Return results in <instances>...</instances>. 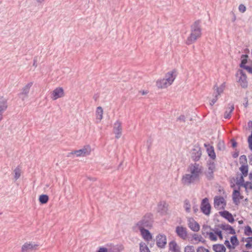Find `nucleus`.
<instances>
[{"instance_id":"obj_1","label":"nucleus","mask_w":252,"mask_h":252,"mask_svg":"<svg viewBox=\"0 0 252 252\" xmlns=\"http://www.w3.org/2000/svg\"><path fill=\"white\" fill-rule=\"evenodd\" d=\"M201 21H195L190 26V33L186 40V44L190 45L195 42L201 35Z\"/></svg>"},{"instance_id":"obj_2","label":"nucleus","mask_w":252,"mask_h":252,"mask_svg":"<svg viewBox=\"0 0 252 252\" xmlns=\"http://www.w3.org/2000/svg\"><path fill=\"white\" fill-rule=\"evenodd\" d=\"M175 72L174 70L168 72L165 74L164 78L158 80L157 82L158 88H165L170 85L175 78L176 75L174 74Z\"/></svg>"},{"instance_id":"obj_3","label":"nucleus","mask_w":252,"mask_h":252,"mask_svg":"<svg viewBox=\"0 0 252 252\" xmlns=\"http://www.w3.org/2000/svg\"><path fill=\"white\" fill-rule=\"evenodd\" d=\"M154 222L153 215L150 213L146 214L142 219L138 221L136 225L138 228H145V227L150 229L153 226Z\"/></svg>"},{"instance_id":"obj_4","label":"nucleus","mask_w":252,"mask_h":252,"mask_svg":"<svg viewBox=\"0 0 252 252\" xmlns=\"http://www.w3.org/2000/svg\"><path fill=\"white\" fill-rule=\"evenodd\" d=\"M211 206L209 203V199L207 197L203 198L201 202L200 210L205 215L208 216L210 214Z\"/></svg>"},{"instance_id":"obj_5","label":"nucleus","mask_w":252,"mask_h":252,"mask_svg":"<svg viewBox=\"0 0 252 252\" xmlns=\"http://www.w3.org/2000/svg\"><path fill=\"white\" fill-rule=\"evenodd\" d=\"M199 180L196 177H194L193 175L191 174H186L184 175L182 179V183L186 185H190L191 184H194L196 181H199Z\"/></svg>"},{"instance_id":"obj_6","label":"nucleus","mask_w":252,"mask_h":252,"mask_svg":"<svg viewBox=\"0 0 252 252\" xmlns=\"http://www.w3.org/2000/svg\"><path fill=\"white\" fill-rule=\"evenodd\" d=\"M90 148L89 146L87 147H84V148L72 151L71 152L68 153L67 157H70L71 155H76V157H84L85 156L88 155L90 153Z\"/></svg>"},{"instance_id":"obj_7","label":"nucleus","mask_w":252,"mask_h":252,"mask_svg":"<svg viewBox=\"0 0 252 252\" xmlns=\"http://www.w3.org/2000/svg\"><path fill=\"white\" fill-rule=\"evenodd\" d=\"M156 244L159 248H164L167 243L166 237L164 234H158L156 238Z\"/></svg>"},{"instance_id":"obj_8","label":"nucleus","mask_w":252,"mask_h":252,"mask_svg":"<svg viewBox=\"0 0 252 252\" xmlns=\"http://www.w3.org/2000/svg\"><path fill=\"white\" fill-rule=\"evenodd\" d=\"M176 233L180 238L186 240L187 238L188 233L187 228L182 226H177L176 227Z\"/></svg>"},{"instance_id":"obj_9","label":"nucleus","mask_w":252,"mask_h":252,"mask_svg":"<svg viewBox=\"0 0 252 252\" xmlns=\"http://www.w3.org/2000/svg\"><path fill=\"white\" fill-rule=\"evenodd\" d=\"M202 155L201 148L198 146H195L191 152V158L195 161H198Z\"/></svg>"},{"instance_id":"obj_10","label":"nucleus","mask_w":252,"mask_h":252,"mask_svg":"<svg viewBox=\"0 0 252 252\" xmlns=\"http://www.w3.org/2000/svg\"><path fill=\"white\" fill-rule=\"evenodd\" d=\"M64 96L63 89L62 87H58L55 89L52 93L51 98L53 100L62 97Z\"/></svg>"},{"instance_id":"obj_11","label":"nucleus","mask_w":252,"mask_h":252,"mask_svg":"<svg viewBox=\"0 0 252 252\" xmlns=\"http://www.w3.org/2000/svg\"><path fill=\"white\" fill-rule=\"evenodd\" d=\"M122 124L119 121H117L114 124L113 131L116 134V138L117 139L119 138L122 135Z\"/></svg>"},{"instance_id":"obj_12","label":"nucleus","mask_w":252,"mask_h":252,"mask_svg":"<svg viewBox=\"0 0 252 252\" xmlns=\"http://www.w3.org/2000/svg\"><path fill=\"white\" fill-rule=\"evenodd\" d=\"M188 225L189 228L194 232H197L199 230L200 226L199 224L192 218L189 219Z\"/></svg>"},{"instance_id":"obj_13","label":"nucleus","mask_w":252,"mask_h":252,"mask_svg":"<svg viewBox=\"0 0 252 252\" xmlns=\"http://www.w3.org/2000/svg\"><path fill=\"white\" fill-rule=\"evenodd\" d=\"M220 216L225 219L230 223H233L235 221L234 217L231 213L228 211L224 210L223 211L219 212Z\"/></svg>"},{"instance_id":"obj_14","label":"nucleus","mask_w":252,"mask_h":252,"mask_svg":"<svg viewBox=\"0 0 252 252\" xmlns=\"http://www.w3.org/2000/svg\"><path fill=\"white\" fill-rule=\"evenodd\" d=\"M220 204H222V209H224L226 206V203L222 196H216L214 198V207L217 208Z\"/></svg>"},{"instance_id":"obj_15","label":"nucleus","mask_w":252,"mask_h":252,"mask_svg":"<svg viewBox=\"0 0 252 252\" xmlns=\"http://www.w3.org/2000/svg\"><path fill=\"white\" fill-rule=\"evenodd\" d=\"M218 227L221 229L228 231V233L234 235L236 234L235 230L232 226L226 223H222L218 225Z\"/></svg>"},{"instance_id":"obj_16","label":"nucleus","mask_w":252,"mask_h":252,"mask_svg":"<svg viewBox=\"0 0 252 252\" xmlns=\"http://www.w3.org/2000/svg\"><path fill=\"white\" fill-rule=\"evenodd\" d=\"M143 239L146 241L152 240V235L149 230L145 228H138Z\"/></svg>"},{"instance_id":"obj_17","label":"nucleus","mask_w":252,"mask_h":252,"mask_svg":"<svg viewBox=\"0 0 252 252\" xmlns=\"http://www.w3.org/2000/svg\"><path fill=\"white\" fill-rule=\"evenodd\" d=\"M37 245H33L32 243H25L22 247V252H29L32 250L36 249Z\"/></svg>"},{"instance_id":"obj_18","label":"nucleus","mask_w":252,"mask_h":252,"mask_svg":"<svg viewBox=\"0 0 252 252\" xmlns=\"http://www.w3.org/2000/svg\"><path fill=\"white\" fill-rule=\"evenodd\" d=\"M8 107L7 100L3 96H0V112L4 113Z\"/></svg>"},{"instance_id":"obj_19","label":"nucleus","mask_w":252,"mask_h":252,"mask_svg":"<svg viewBox=\"0 0 252 252\" xmlns=\"http://www.w3.org/2000/svg\"><path fill=\"white\" fill-rule=\"evenodd\" d=\"M169 249L172 252H180V248L175 241H172L169 243Z\"/></svg>"},{"instance_id":"obj_20","label":"nucleus","mask_w":252,"mask_h":252,"mask_svg":"<svg viewBox=\"0 0 252 252\" xmlns=\"http://www.w3.org/2000/svg\"><path fill=\"white\" fill-rule=\"evenodd\" d=\"M167 204L165 202H160L158 205V212L162 215L167 213Z\"/></svg>"},{"instance_id":"obj_21","label":"nucleus","mask_w":252,"mask_h":252,"mask_svg":"<svg viewBox=\"0 0 252 252\" xmlns=\"http://www.w3.org/2000/svg\"><path fill=\"white\" fill-rule=\"evenodd\" d=\"M240 188L239 187L237 189H234L232 193V199L234 203L236 205H238L240 203L238 197L240 196Z\"/></svg>"},{"instance_id":"obj_22","label":"nucleus","mask_w":252,"mask_h":252,"mask_svg":"<svg viewBox=\"0 0 252 252\" xmlns=\"http://www.w3.org/2000/svg\"><path fill=\"white\" fill-rule=\"evenodd\" d=\"M245 177L246 176H244L241 175L239 179H238V178H237V180L236 182V185L237 186H238L240 188V187H242V186H245L246 185V184L247 185L251 184L250 187L251 188H252L251 182H250V181L245 182L244 177Z\"/></svg>"},{"instance_id":"obj_23","label":"nucleus","mask_w":252,"mask_h":252,"mask_svg":"<svg viewBox=\"0 0 252 252\" xmlns=\"http://www.w3.org/2000/svg\"><path fill=\"white\" fill-rule=\"evenodd\" d=\"M32 85V82H30L28 84H27L23 89L22 90V92L19 94V95L20 97H22V95H25L26 96H28V94L29 93L30 89Z\"/></svg>"},{"instance_id":"obj_24","label":"nucleus","mask_w":252,"mask_h":252,"mask_svg":"<svg viewBox=\"0 0 252 252\" xmlns=\"http://www.w3.org/2000/svg\"><path fill=\"white\" fill-rule=\"evenodd\" d=\"M212 249L215 252H226V248L223 244H217L213 245Z\"/></svg>"},{"instance_id":"obj_25","label":"nucleus","mask_w":252,"mask_h":252,"mask_svg":"<svg viewBox=\"0 0 252 252\" xmlns=\"http://www.w3.org/2000/svg\"><path fill=\"white\" fill-rule=\"evenodd\" d=\"M189 168L191 174L193 175L194 177H196L199 180L200 175L202 172V168H197L196 167H194V168Z\"/></svg>"},{"instance_id":"obj_26","label":"nucleus","mask_w":252,"mask_h":252,"mask_svg":"<svg viewBox=\"0 0 252 252\" xmlns=\"http://www.w3.org/2000/svg\"><path fill=\"white\" fill-rule=\"evenodd\" d=\"M241 242H247L245 245V247L247 249L249 250L252 248V237H248L247 238L243 237L241 239Z\"/></svg>"},{"instance_id":"obj_27","label":"nucleus","mask_w":252,"mask_h":252,"mask_svg":"<svg viewBox=\"0 0 252 252\" xmlns=\"http://www.w3.org/2000/svg\"><path fill=\"white\" fill-rule=\"evenodd\" d=\"M207 152L208 156L212 159H215L216 158V155L214 151V148L212 146H209L207 148Z\"/></svg>"},{"instance_id":"obj_28","label":"nucleus","mask_w":252,"mask_h":252,"mask_svg":"<svg viewBox=\"0 0 252 252\" xmlns=\"http://www.w3.org/2000/svg\"><path fill=\"white\" fill-rule=\"evenodd\" d=\"M234 109V105L232 104H228L229 111L226 110L224 114V118L226 119H229L231 117V114Z\"/></svg>"},{"instance_id":"obj_29","label":"nucleus","mask_w":252,"mask_h":252,"mask_svg":"<svg viewBox=\"0 0 252 252\" xmlns=\"http://www.w3.org/2000/svg\"><path fill=\"white\" fill-rule=\"evenodd\" d=\"M239 170L241 172V175L244 176H247L248 175L249 172V165H242Z\"/></svg>"},{"instance_id":"obj_30","label":"nucleus","mask_w":252,"mask_h":252,"mask_svg":"<svg viewBox=\"0 0 252 252\" xmlns=\"http://www.w3.org/2000/svg\"><path fill=\"white\" fill-rule=\"evenodd\" d=\"M230 240L232 244L233 249H235V247L239 244L237 237L235 234L230 237Z\"/></svg>"},{"instance_id":"obj_31","label":"nucleus","mask_w":252,"mask_h":252,"mask_svg":"<svg viewBox=\"0 0 252 252\" xmlns=\"http://www.w3.org/2000/svg\"><path fill=\"white\" fill-rule=\"evenodd\" d=\"M49 200V196L47 194H41L39 197V201L42 204H46Z\"/></svg>"},{"instance_id":"obj_32","label":"nucleus","mask_w":252,"mask_h":252,"mask_svg":"<svg viewBox=\"0 0 252 252\" xmlns=\"http://www.w3.org/2000/svg\"><path fill=\"white\" fill-rule=\"evenodd\" d=\"M240 73L241 74V76L239 79V81L242 80L243 82V84H241V86L243 88H245L247 87V82H246V76L244 74L243 70H240Z\"/></svg>"},{"instance_id":"obj_33","label":"nucleus","mask_w":252,"mask_h":252,"mask_svg":"<svg viewBox=\"0 0 252 252\" xmlns=\"http://www.w3.org/2000/svg\"><path fill=\"white\" fill-rule=\"evenodd\" d=\"M96 115L97 119L101 120L102 119L103 109L101 107L99 106L97 108L96 111Z\"/></svg>"},{"instance_id":"obj_34","label":"nucleus","mask_w":252,"mask_h":252,"mask_svg":"<svg viewBox=\"0 0 252 252\" xmlns=\"http://www.w3.org/2000/svg\"><path fill=\"white\" fill-rule=\"evenodd\" d=\"M214 171H210L208 170L205 173V175L207 178L208 180L211 181L214 179Z\"/></svg>"},{"instance_id":"obj_35","label":"nucleus","mask_w":252,"mask_h":252,"mask_svg":"<svg viewBox=\"0 0 252 252\" xmlns=\"http://www.w3.org/2000/svg\"><path fill=\"white\" fill-rule=\"evenodd\" d=\"M140 252H149L150 250L148 246L144 243L141 242L140 243Z\"/></svg>"},{"instance_id":"obj_36","label":"nucleus","mask_w":252,"mask_h":252,"mask_svg":"<svg viewBox=\"0 0 252 252\" xmlns=\"http://www.w3.org/2000/svg\"><path fill=\"white\" fill-rule=\"evenodd\" d=\"M239 162L242 165H248L247 158L246 155H243L239 158Z\"/></svg>"},{"instance_id":"obj_37","label":"nucleus","mask_w":252,"mask_h":252,"mask_svg":"<svg viewBox=\"0 0 252 252\" xmlns=\"http://www.w3.org/2000/svg\"><path fill=\"white\" fill-rule=\"evenodd\" d=\"M244 234L246 236H252V229L251 226L249 225L245 226L244 229Z\"/></svg>"},{"instance_id":"obj_38","label":"nucleus","mask_w":252,"mask_h":252,"mask_svg":"<svg viewBox=\"0 0 252 252\" xmlns=\"http://www.w3.org/2000/svg\"><path fill=\"white\" fill-rule=\"evenodd\" d=\"M184 208L187 212L189 213L190 211V204L189 200L186 199L184 201Z\"/></svg>"},{"instance_id":"obj_39","label":"nucleus","mask_w":252,"mask_h":252,"mask_svg":"<svg viewBox=\"0 0 252 252\" xmlns=\"http://www.w3.org/2000/svg\"><path fill=\"white\" fill-rule=\"evenodd\" d=\"M206 234L209 236V238L211 241H216L217 240V237L216 234L212 232H206Z\"/></svg>"},{"instance_id":"obj_40","label":"nucleus","mask_w":252,"mask_h":252,"mask_svg":"<svg viewBox=\"0 0 252 252\" xmlns=\"http://www.w3.org/2000/svg\"><path fill=\"white\" fill-rule=\"evenodd\" d=\"M193 238L195 240H198L199 242H201L204 243L206 242V240L203 239L201 235H198L197 234H194L192 236Z\"/></svg>"},{"instance_id":"obj_41","label":"nucleus","mask_w":252,"mask_h":252,"mask_svg":"<svg viewBox=\"0 0 252 252\" xmlns=\"http://www.w3.org/2000/svg\"><path fill=\"white\" fill-rule=\"evenodd\" d=\"M208 170L214 171L216 168V164L215 162L214 161H209L208 162Z\"/></svg>"},{"instance_id":"obj_42","label":"nucleus","mask_w":252,"mask_h":252,"mask_svg":"<svg viewBox=\"0 0 252 252\" xmlns=\"http://www.w3.org/2000/svg\"><path fill=\"white\" fill-rule=\"evenodd\" d=\"M14 178L15 180H17L18 179H19L21 175V170L19 167H16L14 171Z\"/></svg>"},{"instance_id":"obj_43","label":"nucleus","mask_w":252,"mask_h":252,"mask_svg":"<svg viewBox=\"0 0 252 252\" xmlns=\"http://www.w3.org/2000/svg\"><path fill=\"white\" fill-rule=\"evenodd\" d=\"M216 87V95L219 96L223 91V89L224 86L223 85H221L220 87H217L216 85L215 86V88Z\"/></svg>"},{"instance_id":"obj_44","label":"nucleus","mask_w":252,"mask_h":252,"mask_svg":"<svg viewBox=\"0 0 252 252\" xmlns=\"http://www.w3.org/2000/svg\"><path fill=\"white\" fill-rule=\"evenodd\" d=\"M213 231L216 234V235H217L220 240H222L223 236L221 230H219L218 228H215L213 229Z\"/></svg>"},{"instance_id":"obj_45","label":"nucleus","mask_w":252,"mask_h":252,"mask_svg":"<svg viewBox=\"0 0 252 252\" xmlns=\"http://www.w3.org/2000/svg\"><path fill=\"white\" fill-rule=\"evenodd\" d=\"M185 252H195V249L193 246H187L185 248Z\"/></svg>"},{"instance_id":"obj_46","label":"nucleus","mask_w":252,"mask_h":252,"mask_svg":"<svg viewBox=\"0 0 252 252\" xmlns=\"http://www.w3.org/2000/svg\"><path fill=\"white\" fill-rule=\"evenodd\" d=\"M211 229V227L208 225L204 224L202 226V234L204 235L206 232H208V229Z\"/></svg>"},{"instance_id":"obj_47","label":"nucleus","mask_w":252,"mask_h":252,"mask_svg":"<svg viewBox=\"0 0 252 252\" xmlns=\"http://www.w3.org/2000/svg\"><path fill=\"white\" fill-rule=\"evenodd\" d=\"M196 252H210V251L208 249H205L202 246H200L197 248Z\"/></svg>"},{"instance_id":"obj_48","label":"nucleus","mask_w":252,"mask_h":252,"mask_svg":"<svg viewBox=\"0 0 252 252\" xmlns=\"http://www.w3.org/2000/svg\"><path fill=\"white\" fill-rule=\"evenodd\" d=\"M248 56L247 55H242L241 56V63L246 64L247 63V58Z\"/></svg>"},{"instance_id":"obj_49","label":"nucleus","mask_w":252,"mask_h":252,"mask_svg":"<svg viewBox=\"0 0 252 252\" xmlns=\"http://www.w3.org/2000/svg\"><path fill=\"white\" fill-rule=\"evenodd\" d=\"M248 142L249 143V149L252 152V136H249Z\"/></svg>"},{"instance_id":"obj_50","label":"nucleus","mask_w":252,"mask_h":252,"mask_svg":"<svg viewBox=\"0 0 252 252\" xmlns=\"http://www.w3.org/2000/svg\"><path fill=\"white\" fill-rule=\"evenodd\" d=\"M218 148L220 150H223L225 149V146L223 142H220L218 145Z\"/></svg>"},{"instance_id":"obj_51","label":"nucleus","mask_w":252,"mask_h":252,"mask_svg":"<svg viewBox=\"0 0 252 252\" xmlns=\"http://www.w3.org/2000/svg\"><path fill=\"white\" fill-rule=\"evenodd\" d=\"M224 243L228 249H233L232 245L230 244L229 241L227 239L225 240Z\"/></svg>"},{"instance_id":"obj_52","label":"nucleus","mask_w":252,"mask_h":252,"mask_svg":"<svg viewBox=\"0 0 252 252\" xmlns=\"http://www.w3.org/2000/svg\"><path fill=\"white\" fill-rule=\"evenodd\" d=\"M218 95L215 94V97L211 100L210 104L211 106H213L218 100Z\"/></svg>"},{"instance_id":"obj_53","label":"nucleus","mask_w":252,"mask_h":252,"mask_svg":"<svg viewBox=\"0 0 252 252\" xmlns=\"http://www.w3.org/2000/svg\"><path fill=\"white\" fill-rule=\"evenodd\" d=\"M246 6L244 4H240L239 6V10L240 12H244L246 11Z\"/></svg>"},{"instance_id":"obj_54","label":"nucleus","mask_w":252,"mask_h":252,"mask_svg":"<svg viewBox=\"0 0 252 252\" xmlns=\"http://www.w3.org/2000/svg\"><path fill=\"white\" fill-rule=\"evenodd\" d=\"M230 142L231 143V146L232 148H235L237 145V143L234 139H231L230 140Z\"/></svg>"},{"instance_id":"obj_55","label":"nucleus","mask_w":252,"mask_h":252,"mask_svg":"<svg viewBox=\"0 0 252 252\" xmlns=\"http://www.w3.org/2000/svg\"><path fill=\"white\" fill-rule=\"evenodd\" d=\"M96 252H108V249L105 247H100Z\"/></svg>"},{"instance_id":"obj_56","label":"nucleus","mask_w":252,"mask_h":252,"mask_svg":"<svg viewBox=\"0 0 252 252\" xmlns=\"http://www.w3.org/2000/svg\"><path fill=\"white\" fill-rule=\"evenodd\" d=\"M194 167L197 168H202L201 166H199V164L198 163H195L194 164H191V165L189 166V168H194Z\"/></svg>"},{"instance_id":"obj_57","label":"nucleus","mask_w":252,"mask_h":252,"mask_svg":"<svg viewBox=\"0 0 252 252\" xmlns=\"http://www.w3.org/2000/svg\"><path fill=\"white\" fill-rule=\"evenodd\" d=\"M239 152L238 150H236V151L232 154V157L234 158H237L239 156Z\"/></svg>"},{"instance_id":"obj_58","label":"nucleus","mask_w":252,"mask_h":252,"mask_svg":"<svg viewBox=\"0 0 252 252\" xmlns=\"http://www.w3.org/2000/svg\"><path fill=\"white\" fill-rule=\"evenodd\" d=\"M193 210L194 213H197L198 211V205H194L193 207Z\"/></svg>"},{"instance_id":"obj_59","label":"nucleus","mask_w":252,"mask_h":252,"mask_svg":"<svg viewBox=\"0 0 252 252\" xmlns=\"http://www.w3.org/2000/svg\"><path fill=\"white\" fill-rule=\"evenodd\" d=\"M178 120L185 122V116L184 115H181L180 116H179L178 117Z\"/></svg>"},{"instance_id":"obj_60","label":"nucleus","mask_w":252,"mask_h":252,"mask_svg":"<svg viewBox=\"0 0 252 252\" xmlns=\"http://www.w3.org/2000/svg\"><path fill=\"white\" fill-rule=\"evenodd\" d=\"M245 99V102L243 103V105L245 108H247L248 105V99L247 97H245L244 98Z\"/></svg>"},{"instance_id":"obj_61","label":"nucleus","mask_w":252,"mask_h":252,"mask_svg":"<svg viewBox=\"0 0 252 252\" xmlns=\"http://www.w3.org/2000/svg\"><path fill=\"white\" fill-rule=\"evenodd\" d=\"M250 186H251V184H246V185L245 186H242L243 187L245 188V190L246 191L247 190V189L249 188V189H250L251 190L252 189V188H251L250 187Z\"/></svg>"},{"instance_id":"obj_62","label":"nucleus","mask_w":252,"mask_h":252,"mask_svg":"<svg viewBox=\"0 0 252 252\" xmlns=\"http://www.w3.org/2000/svg\"><path fill=\"white\" fill-rule=\"evenodd\" d=\"M249 164L252 166V154L248 156Z\"/></svg>"},{"instance_id":"obj_63","label":"nucleus","mask_w":252,"mask_h":252,"mask_svg":"<svg viewBox=\"0 0 252 252\" xmlns=\"http://www.w3.org/2000/svg\"><path fill=\"white\" fill-rule=\"evenodd\" d=\"M246 70H247L249 72L252 74V67L248 65V66L246 67Z\"/></svg>"},{"instance_id":"obj_64","label":"nucleus","mask_w":252,"mask_h":252,"mask_svg":"<svg viewBox=\"0 0 252 252\" xmlns=\"http://www.w3.org/2000/svg\"><path fill=\"white\" fill-rule=\"evenodd\" d=\"M248 175H249V179L252 183V170L251 171L250 173L249 174H248Z\"/></svg>"}]
</instances>
